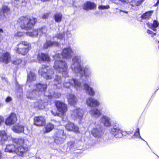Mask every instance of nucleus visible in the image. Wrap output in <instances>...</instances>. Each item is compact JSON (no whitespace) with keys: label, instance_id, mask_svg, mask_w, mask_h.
<instances>
[{"label":"nucleus","instance_id":"57","mask_svg":"<svg viewBox=\"0 0 159 159\" xmlns=\"http://www.w3.org/2000/svg\"><path fill=\"white\" fill-rule=\"evenodd\" d=\"M127 132L128 134H131L132 132Z\"/></svg>","mask_w":159,"mask_h":159},{"label":"nucleus","instance_id":"61","mask_svg":"<svg viewBox=\"0 0 159 159\" xmlns=\"http://www.w3.org/2000/svg\"><path fill=\"white\" fill-rule=\"evenodd\" d=\"M1 104L0 103V107H1Z\"/></svg>","mask_w":159,"mask_h":159},{"label":"nucleus","instance_id":"58","mask_svg":"<svg viewBox=\"0 0 159 159\" xmlns=\"http://www.w3.org/2000/svg\"><path fill=\"white\" fill-rule=\"evenodd\" d=\"M135 136H134V135L133 136H132L131 137V139H135Z\"/></svg>","mask_w":159,"mask_h":159},{"label":"nucleus","instance_id":"43","mask_svg":"<svg viewBox=\"0 0 159 159\" xmlns=\"http://www.w3.org/2000/svg\"><path fill=\"white\" fill-rule=\"evenodd\" d=\"M75 144V143L74 141H71L68 142L67 146L68 148L70 149L73 147H74Z\"/></svg>","mask_w":159,"mask_h":159},{"label":"nucleus","instance_id":"13","mask_svg":"<svg viewBox=\"0 0 159 159\" xmlns=\"http://www.w3.org/2000/svg\"><path fill=\"white\" fill-rule=\"evenodd\" d=\"M55 105L58 110L62 114L65 113L67 110V105L64 102L60 101H56Z\"/></svg>","mask_w":159,"mask_h":159},{"label":"nucleus","instance_id":"45","mask_svg":"<svg viewBox=\"0 0 159 159\" xmlns=\"http://www.w3.org/2000/svg\"><path fill=\"white\" fill-rule=\"evenodd\" d=\"M109 8L110 6L109 5H107L106 6L100 5L98 7L99 9L102 10L108 9Z\"/></svg>","mask_w":159,"mask_h":159},{"label":"nucleus","instance_id":"12","mask_svg":"<svg viewBox=\"0 0 159 159\" xmlns=\"http://www.w3.org/2000/svg\"><path fill=\"white\" fill-rule=\"evenodd\" d=\"M79 57H74L72 59L73 63L71 67L75 73L80 72Z\"/></svg>","mask_w":159,"mask_h":159},{"label":"nucleus","instance_id":"28","mask_svg":"<svg viewBox=\"0 0 159 159\" xmlns=\"http://www.w3.org/2000/svg\"><path fill=\"white\" fill-rule=\"evenodd\" d=\"M12 130L17 133H22L24 131V126L19 124L13 126L12 128Z\"/></svg>","mask_w":159,"mask_h":159},{"label":"nucleus","instance_id":"30","mask_svg":"<svg viewBox=\"0 0 159 159\" xmlns=\"http://www.w3.org/2000/svg\"><path fill=\"white\" fill-rule=\"evenodd\" d=\"M7 139L6 133L4 131H0V143L2 144Z\"/></svg>","mask_w":159,"mask_h":159},{"label":"nucleus","instance_id":"60","mask_svg":"<svg viewBox=\"0 0 159 159\" xmlns=\"http://www.w3.org/2000/svg\"><path fill=\"white\" fill-rule=\"evenodd\" d=\"M158 43H159V41H158ZM158 48H159V46Z\"/></svg>","mask_w":159,"mask_h":159},{"label":"nucleus","instance_id":"47","mask_svg":"<svg viewBox=\"0 0 159 159\" xmlns=\"http://www.w3.org/2000/svg\"><path fill=\"white\" fill-rule=\"evenodd\" d=\"M12 100V98L10 96H8L5 99V101L6 103H8Z\"/></svg>","mask_w":159,"mask_h":159},{"label":"nucleus","instance_id":"53","mask_svg":"<svg viewBox=\"0 0 159 159\" xmlns=\"http://www.w3.org/2000/svg\"><path fill=\"white\" fill-rule=\"evenodd\" d=\"M51 112L52 113V114L54 116H55L57 115V113L56 112H54L53 111H51Z\"/></svg>","mask_w":159,"mask_h":159},{"label":"nucleus","instance_id":"23","mask_svg":"<svg viewBox=\"0 0 159 159\" xmlns=\"http://www.w3.org/2000/svg\"><path fill=\"white\" fill-rule=\"evenodd\" d=\"M36 80L35 74L34 73L30 72L28 75L27 84L29 86L33 83Z\"/></svg>","mask_w":159,"mask_h":159},{"label":"nucleus","instance_id":"4","mask_svg":"<svg viewBox=\"0 0 159 159\" xmlns=\"http://www.w3.org/2000/svg\"><path fill=\"white\" fill-rule=\"evenodd\" d=\"M37 21V19L33 17L21 16L18 19L17 23L21 29L28 30L33 27Z\"/></svg>","mask_w":159,"mask_h":159},{"label":"nucleus","instance_id":"17","mask_svg":"<svg viewBox=\"0 0 159 159\" xmlns=\"http://www.w3.org/2000/svg\"><path fill=\"white\" fill-rule=\"evenodd\" d=\"M17 120L16 115L14 113H11L6 120L5 124L7 125H11L15 123Z\"/></svg>","mask_w":159,"mask_h":159},{"label":"nucleus","instance_id":"7","mask_svg":"<svg viewBox=\"0 0 159 159\" xmlns=\"http://www.w3.org/2000/svg\"><path fill=\"white\" fill-rule=\"evenodd\" d=\"M39 73L46 79H50L53 77V70L49 67L44 65L39 70Z\"/></svg>","mask_w":159,"mask_h":159},{"label":"nucleus","instance_id":"9","mask_svg":"<svg viewBox=\"0 0 159 159\" xmlns=\"http://www.w3.org/2000/svg\"><path fill=\"white\" fill-rule=\"evenodd\" d=\"M66 138V134L64 133L63 130H58L54 137V142L57 144H61L65 142Z\"/></svg>","mask_w":159,"mask_h":159},{"label":"nucleus","instance_id":"3","mask_svg":"<svg viewBox=\"0 0 159 159\" xmlns=\"http://www.w3.org/2000/svg\"><path fill=\"white\" fill-rule=\"evenodd\" d=\"M92 73L91 67L88 65H85V63H84L83 61H80V81L82 80L83 89L86 90V93L93 96L95 95V92L93 88L86 83L88 78L91 76Z\"/></svg>","mask_w":159,"mask_h":159},{"label":"nucleus","instance_id":"63","mask_svg":"<svg viewBox=\"0 0 159 159\" xmlns=\"http://www.w3.org/2000/svg\"><path fill=\"white\" fill-rule=\"evenodd\" d=\"M80 118H81V116L80 115Z\"/></svg>","mask_w":159,"mask_h":159},{"label":"nucleus","instance_id":"62","mask_svg":"<svg viewBox=\"0 0 159 159\" xmlns=\"http://www.w3.org/2000/svg\"><path fill=\"white\" fill-rule=\"evenodd\" d=\"M147 143V144H148V143L147 142H146Z\"/></svg>","mask_w":159,"mask_h":159},{"label":"nucleus","instance_id":"34","mask_svg":"<svg viewBox=\"0 0 159 159\" xmlns=\"http://www.w3.org/2000/svg\"><path fill=\"white\" fill-rule=\"evenodd\" d=\"M67 99L69 103L71 105L75 104L76 102V98L73 95H69L67 97Z\"/></svg>","mask_w":159,"mask_h":159},{"label":"nucleus","instance_id":"8","mask_svg":"<svg viewBox=\"0 0 159 159\" xmlns=\"http://www.w3.org/2000/svg\"><path fill=\"white\" fill-rule=\"evenodd\" d=\"M72 54L73 52L72 51L71 49L70 48H65L63 50L62 54H58L53 56V58L56 60L54 63L55 61H57L66 62L65 61H63L60 59H61L62 57L66 58H70L71 57Z\"/></svg>","mask_w":159,"mask_h":159},{"label":"nucleus","instance_id":"22","mask_svg":"<svg viewBox=\"0 0 159 159\" xmlns=\"http://www.w3.org/2000/svg\"><path fill=\"white\" fill-rule=\"evenodd\" d=\"M90 113L92 117L95 118L99 117L101 114L100 111L95 107L91 108Z\"/></svg>","mask_w":159,"mask_h":159},{"label":"nucleus","instance_id":"55","mask_svg":"<svg viewBox=\"0 0 159 159\" xmlns=\"http://www.w3.org/2000/svg\"><path fill=\"white\" fill-rule=\"evenodd\" d=\"M159 4V0H157V3L154 5V6L155 7L157 6Z\"/></svg>","mask_w":159,"mask_h":159},{"label":"nucleus","instance_id":"44","mask_svg":"<svg viewBox=\"0 0 159 159\" xmlns=\"http://www.w3.org/2000/svg\"><path fill=\"white\" fill-rule=\"evenodd\" d=\"M63 38V36L62 34H57L56 36L54 37L53 39L54 40H55V39H61Z\"/></svg>","mask_w":159,"mask_h":159},{"label":"nucleus","instance_id":"5","mask_svg":"<svg viewBox=\"0 0 159 159\" xmlns=\"http://www.w3.org/2000/svg\"><path fill=\"white\" fill-rule=\"evenodd\" d=\"M30 47V45L28 42L21 41L17 45L15 49L17 53L25 55L28 52Z\"/></svg>","mask_w":159,"mask_h":159},{"label":"nucleus","instance_id":"36","mask_svg":"<svg viewBox=\"0 0 159 159\" xmlns=\"http://www.w3.org/2000/svg\"><path fill=\"white\" fill-rule=\"evenodd\" d=\"M79 109L78 108L75 109L72 111L71 117L73 119L75 120L79 118Z\"/></svg>","mask_w":159,"mask_h":159},{"label":"nucleus","instance_id":"25","mask_svg":"<svg viewBox=\"0 0 159 159\" xmlns=\"http://www.w3.org/2000/svg\"><path fill=\"white\" fill-rule=\"evenodd\" d=\"M61 75H56L53 81V84L55 85L56 88L59 89L61 87Z\"/></svg>","mask_w":159,"mask_h":159},{"label":"nucleus","instance_id":"26","mask_svg":"<svg viewBox=\"0 0 159 159\" xmlns=\"http://www.w3.org/2000/svg\"><path fill=\"white\" fill-rule=\"evenodd\" d=\"M66 129L68 131H73L75 132H77L78 130V127L75 125L74 124L69 122L65 126Z\"/></svg>","mask_w":159,"mask_h":159},{"label":"nucleus","instance_id":"18","mask_svg":"<svg viewBox=\"0 0 159 159\" xmlns=\"http://www.w3.org/2000/svg\"><path fill=\"white\" fill-rule=\"evenodd\" d=\"M11 55L7 52L3 53L0 57V61L6 64L8 63L11 59Z\"/></svg>","mask_w":159,"mask_h":159},{"label":"nucleus","instance_id":"20","mask_svg":"<svg viewBox=\"0 0 159 159\" xmlns=\"http://www.w3.org/2000/svg\"><path fill=\"white\" fill-rule=\"evenodd\" d=\"M45 120L42 116H36L34 118V124L37 126H42L45 124Z\"/></svg>","mask_w":159,"mask_h":159},{"label":"nucleus","instance_id":"51","mask_svg":"<svg viewBox=\"0 0 159 159\" xmlns=\"http://www.w3.org/2000/svg\"><path fill=\"white\" fill-rule=\"evenodd\" d=\"M4 120V118L3 117L0 115V125Z\"/></svg>","mask_w":159,"mask_h":159},{"label":"nucleus","instance_id":"27","mask_svg":"<svg viewBox=\"0 0 159 159\" xmlns=\"http://www.w3.org/2000/svg\"><path fill=\"white\" fill-rule=\"evenodd\" d=\"M37 58L38 60L41 62L43 61H48L50 60V58L47 54L43 53H41L38 54Z\"/></svg>","mask_w":159,"mask_h":159},{"label":"nucleus","instance_id":"59","mask_svg":"<svg viewBox=\"0 0 159 159\" xmlns=\"http://www.w3.org/2000/svg\"><path fill=\"white\" fill-rule=\"evenodd\" d=\"M152 34H153L154 35H156V33L153 32V33H152Z\"/></svg>","mask_w":159,"mask_h":159},{"label":"nucleus","instance_id":"10","mask_svg":"<svg viewBox=\"0 0 159 159\" xmlns=\"http://www.w3.org/2000/svg\"><path fill=\"white\" fill-rule=\"evenodd\" d=\"M103 134L101 127L99 125H98L96 127L93 128L91 131V135L95 138L99 139L100 141H102L103 140L102 138ZM100 144L101 146L102 145V142L100 143Z\"/></svg>","mask_w":159,"mask_h":159},{"label":"nucleus","instance_id":"46","mask_svg":"<svg viewBox=\"0 0 159 159\" xmlns=\"http://www.w3.org/2000/svg\"><path fill=\"white\" fill-rule=\"evenodd\" d=\"M23 35V33L21 32H17L15 34V36L17 37H20L22 36Z\"/></svg>","mask_w":159,"mask_h":159},{"label":"nucleus","instance_id":"37","mask_svg":"<svg viewBox=\"0 0 159 159\" xmlns=\"http://www.w3.org/2000/svg\"><path fill=\"white\" fill-rule=\"evenodd\" d=\"M143 1L144 0H140L137 1L135 0H133L130 2V4L132 7L138 6L141 4Z\"/></svg>","mask_w":159,"mask_h":159},{"label":"nucleus","instance_id":"24","mask_svg":"<svg viewBox=\"0 0 159 159\" xmlns=\"http://www.w3.org/2000/svg\"><path fill=\"white\" fill-rule=\"evenodd\" d=\"M48 95L46 94L48 98L51 99L53 98H58L61 95V94L59 93L55 92L53 89H49L48 90Z\"/></svg>","mask_w":159,"mask_h":159},{"label":"nucleus","instance_id":"48","mask_svg":"<svg viewBox=\"0 0 159 159\" xmlns=\"http://www.w3.org/2000/svg\"><path fill=\"white\" fill-rule=\"evenodd\" d=\"M41 16L43 19H46L48 17V13L44 14L42 15Z\"/></svg>","mask_w":159,"mask_h":159},{"label":"nucleus","instance_id":"2","mask_svg":"<svg viewBox=\"0 0 159 159\" xmlns=\"http://www.w3.org/2000/svg\"><path fill=\"white\" fill-rule=\"evenodd\" d=\"M54 67L58 73L61 74L65 78L63 83L64 86L66 88H69L71 85L74 86L76 90L80 88L79 81L76 79H69L67 71V66L65 62L57 61L54 64Z\"/></svg>","mask_w":159,"mask_h":159},{"label":"nucleus","instance_id":"15","mask_svg":"<svg viewBox=\"0 0 159 159\" xmlns=\"http://www.w3.org/2000/svg\"><path fill=\"white\" fill-rule=\"evenodd\" d=\"M96 4L93 2L90 1H87L84 3L83 8L84 10L86 11L94 10L96 8Z\"/></svg>","mask_w":159,"mask_h":159},{"label":"nucleus","instance_id":"54","mask_svg":"<svg viewBox=\"0 0 159 159\" xmlns=\"http://www.w3.org/2000/svg\"><path fill=\"white\" fill-rule=\"evenodd\" d=\"M147 32L149 34H152V33H153V32H152V31L150 30H148L147 31Z\"/></svg>","mask_w":159,"mask_h":159},{"label":"nucleus","instance_id":"16","mask_svg":"<svg viewBox=\"0 0 159 159\" xmlns=\"http://www.w3.org/2000/svg\"><path fill=\"white\" fill-rule=\"evenodd\" d=\"M111 119L108 116L103 115L100 118V122L103 123L104 125L106 127H109L111 125Z\"/></svg>","mask_w":159,"mask_h":159},{"label":"nucleus","instance_id":"1","mask_svg":"<svg viewBox=\"0 0 159 159\" xmlns=\"http://www.w3.org/2000/svg\"><path fill=\"white\" fill-rule=\"evenodd\" d=\"M47 88L46 84L38 83L34 84L33 89L29 90L27 93V98L30 99H36L34 102V107L39 109H43L44 107V103L40 99H38L40 95L43 94Z\"/></svg>","mask_w":159,"mask_h":159},{"label":"nucleus","instance_id":"35","mask_svg":"<svg viewBox=\"0 0 159 159\" xmlns=\"http://www.w3.org/2000/svg\"><path fill=\"white\" fill-rule=\"evenodd\" d=\"M53 18L56 22L59 23L61 21L62 15L60 13H57L54 14Z\"/></svg>","mask_w":159,"mask_h":159},{"label":"nucleus","instance_id":"52","mask_svg":"<svg viewBox=\"0 0 159 159\" xmlns=\"http://www.w3.org/2000/svg\"><path fill=\"white\" fill-rule=\"evenodd\" d=\"M120 1H121L122 2H125L126 3H128L129 2V0H119Z\"/></svg>","mask_w":159,"mask_h":159},{"label":"nucleus","instance_id":"42","mask_svg":"<svg viewBox=\"0 0 159 159\" xmlns=\"http://www.w3.org/2000/svg\"><path fill=\"white\" fill-rule=\"evenodd\" d=\"M16 87L18 88V91L19 92V95L20 96H21L23 93L22 86H20L19 84H18L16 85Z\"/></svg>","mask_w":159,"mask_h":159},{"label":"nucleus","instance_id":"39","mask_svg":"<svg viewBox=\"0 0 159 159\" xmlns=\"http://www.w3.org/2000/svg\"><path fill=\"white\" fill-rule=\"evenodd\" d=\"M47 28L46 26H44L39 29L38 30L39 34L40 35L43 34H45L47 32Z\"/></svg>","mask_w":159,"mask_h":159},{"label":"nucleus","instance_id":"41","mask_svg":"<svg viewBox=\"0 0 159 159\" xmlns=\"http://www.w3.org/2000/svg\"><path fill=\"white\" fill-rule=\"evenodd\" d=\"M21 61L22 60L20 58H16L12 61V63L15 65H18L20 64Z\"/></svg>","mask_w":159,"mask_h":159},{"label":"nucleus","instance_id":"40","mask_svg":"<svg viewBox=\"0 0 159 159\" xmlns=\"http://www.w3.org/2000/svg\"><path fill=\"white\" fill-rule=\"evenodd\" d=\"M134 136L135 137L137 138H139L140 139L142 140L145 141L140 136L139 132V128H138L136 130V131L134 134Z\"/></svg>","mask_w":159,"mask_h":159},{"label":"nucleus","instance_id":"49","mask_svg":"<svg viewBox=\"0 0 159 159\" xmlns=\"http://www.w3.org/2000/svg\"><path fill=\"white\" fill-rule=\"evenodd\" d=\"M119 11L120 12V14L121 15H123L121 13V12H123L124 13H125V14H127L128 13V11H126L122 10H120H120Z\"/></svg>","mask_w":159,"mask_h":159},{"label":"nucleus","instance_id":"38","mask_svg":"<svg viewBox=\"0 0 159 159\" xmlns=\"http://www.w3.org/2000/svg\"><path fill=\"white\" fill-rule=\"evenodd\" d=\"M26 34L27 35L32 37L36 36L39 34L38 30H34L32 31L27 32Z\"/></svg>","mask_w":159,"mask_h":159},{"label":"nucleus","instance_id":"33","mask_svg":"<svg viewBox=\"0 0 159 159\" xmlns=\"http://www.w3.org/2000/svg\"><path fill=\"white\" fill-rule=\"evenodd\" d=\"M153 12L152 11L146 12L141 16V18L143 20H148L150 18Z\"/></svg>","mask_w":159,"mask_h":159},{"label":"nucleus","instance_id":"19","mask_svg":"<svg viewBox=\"0 0 159 159\" xmlns=\"http://www.w3.org/2000/svg\"><path fill=\"white\" fill-rule=\"evenodd\" d=\"M87 104L88 106L91 107H95L98 106L100 103L98 100L92 97L88 98L86 101Z\"/></svg>","mask_w":159,"mask_h":159},{"label":"nucleus","instance_id":"50","mask_svg":"<svg viewBox=\"0 0 159 159\" xmlns=\"http://www.w3.org/2000/svg\"><path fill=\"white\" fill-rule=\"evenodd\" d=\"M15 1H16L17 3V4H18L23 2V0H14Z\"/></svg>","mask_w":159,"mask_h":159},{"label":"nucleus","instance_id":"6","mask_svg":"<svg viewBox=\"0 0 159 159\" xmlns=\"http://www.w3.org/2000/svg\"><path fill=\"white\" fill-rule=\"evenodd\" d=\"M5 151L10 153H16L17 155L22 156L27 151V148H17L13 144H9L7 145Z\"/></svg>","mask_w":159,"mask_h":159},{"label":"nucleus","instance_id":"31","mask_svg":"<svg viewBox=\"0 0 159 159\" xmlns=\"http://www.w3.org/2000/svg\"><path fill=\"white\" fill-rule=\"evenodd\" d=\"M147 25L150 28L154 31H156L157 30L156 28L159 25V23L157 20H154L153 23H150L148 22L147 23Z\"/></svg>","mask_w":159,"mask_h":159},{"label":"nucleus","instance_id":"32","mask_svg":"<svg viewBox=\"0 0 159 159\" xmlns=\"http://www.w3.org/2000/svg\"><path fill=\"white\" fill-rule=\"evenodd\" d=\"M54 127L53 125L51 123H48L46 125L43 129L44 133H47L51 131Z\"/></svg>","mask_w":159,"mask_h":159},{"label":"nucleus","instance_id":"56","mask_svg":"<svg viewBox=\"0 0 159 159\" xmlns=\"http://www.w3.org/2000/svg\"><path fill=\"white\" fill-rule=\"evenodd\" d=\"M3 33V30L2 29H0V35H1V34Z\"/></svg>","mask_w":159,"mask_h":159},{"label":"nucleus","instance_id":"11","mask_svg":"<svg viewBox=\"0 0 159 159\" xmlns=\"http://www.w3.org/2000/svg\"><path fill=\"white\" fill-rule=\"evenodd\" d=\"M109 131L112 135L117 138H121L123 135L120 128L116 125H113V127L110 129Z\"/></svg>","mask_w":159,"mask_h":159},{"label":"nucleus","instance_id":"14","mask_svg":"<svg viewBox=\"0 0 159 159\" xmlns=\"http://www.w3.org/2000/svg\"><path fill=\"white\" fill-rule=\"evenodd\" d=\"M14 141L16 145H15L17 148H27V151L28 150V147L27 145L25 146L26 141L21 138L15 139H14Z\"/></svg>","mask_w":159,"mask_h":159},{"label":"nucleus","instance_id":"29","mask_svg":"<svg viewBox=\"0 0 159 159\" xmlns=\"http://www.w3.org/2000/svg\"><path fill=\"white\" fill-rule=\"evenodd\" d=\"M58 45L59 43L57 42L47 40L46 42L44 44L43 47L45 48H47L52 46H57Z\"/></svg>","mask_w":159,"mask_h":159},{"label":"nucleus","instance_id":"21","mask_svg":"<svg viewBox=\"0 0 159 159\" xmlns=\"http://www.w3.org/2000/svg\"><path fill=\"white\" fill-rule=\"evenodd\" d=\"M10 8L7 6H4L2 10L0 11V19H2L3 17H6V15L10 14Z\"/></svg>","mask_w":159,"mask_h":159}]
</instances>
